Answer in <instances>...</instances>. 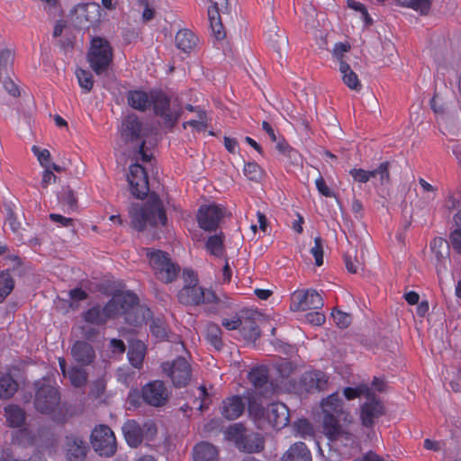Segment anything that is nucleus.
I'll use <instances>...</instances> for the list:
<instances>
[{"mask_svg":"<svg viewBox=\"0 0 461 461\" xmlns=\"http://www.w3.org/2000/svg\"><path fill=\"white\" fill-rule=\"evenodd\" d=\"M185 285L178 293V301L185 305H199L201 303L212 304L209 308L211 312H218L224 302L218 297L214 292L204 290L198 285V280L192 270L183 272Z\"/></svg>","mask_w":461,"mask_h":461,"instance_id":"nucleus-1","label":"nucleus"},{"mask_svg":"<svg viewBox=\"0 0 461 461\" xmlns=\"http://www.w3.org/2000/svg\"><path fill=\"white\" fill-rule=\"evenodd\" d=\"M131 225L137 230H144L148 226H164L167 215L158 196H150L146 203H135L129 208Z\"/></svg>","mask_w":461,"mask_h":461,"instance_id":"nucleus-2","label":"nucleus"},{"mask_svg":"<svg viewBox=\"0 0 461 461\" xmlns=\"http://www.w3.org/2000/svg\"><path fill=\"white\" fill-rule=\"evenodd\" d=\"M106 311L113 316L125 315L126 322L138 325L145 318L143 309L139 306L137 295L131 292L114 294L106 303Z\"/></svg>","mask_w":461,"mask_h":461,"instance_id":"nucleus-3","label":"nucleus"},{"mask_svg":"<svg viewBox=\"0 0 461 461\" xmlns=\"http://www.w3.org/2000/svg\"><path fill=\"white\" fill-rule=\"evenodd\" d=\"M146 255L158 279L167 284L176 279L180 272V267L171 260L167 253L147 249Z\"/></svg>","mask_w":461,"mask_h":461,"instance_id":"nucleus-4","label":"nucleus"},{"mask_svg":"<svg viewBox=\"0 0 461 461\" xmlns=\"http://www.w3.org/2000/svg\"><path fill=\"white\" fill-rule=\"evenodd\" d=\"M152 104L153 111L159 116L166 127L173 128L182 113V104L178 97L169 98L162 92H157Z\"/></svg>","mask_w":461,"mask_h":461,"instance_id":"nucleus-5","label":"nucleus"},{"mask_svg":"<svg viewBox=\"0 0 461 461\" xmlns=\"http://www.w3.org/2000/svg\"><path fill=\"white\" fill-rule=\"evenodd\" d=\"M87 59L95 74L105 73L113 60L112 48L109 42L102 38L93 39Z\"/></svg>","mask_w":461,"mask_h":461,"instance_id":"nucleus-6","label":"nucleus"},{"mask_svg":"<svg viewBox=\"0 0 461 461\" xmlns=\"http://www.w3.org/2000/svg\"><path fill=\"white\" fill-rule=\"evenodd\" d=\"M127 444L131 447H137L143 439L151 440L157 434V427L151 420L143 424L134 420H128L122 428Z\"/></svg>","mask_w":461,"mask_h":461,"instance_id":"nucleus-7","label":"nucleus"},{"mask_svg":"<svg viewBox=\"0 0 461 461\" xmlns=\"http://www.w3.org/2000/svg\"><path fill=\"white\" fill-rule=\"evenodd\" d=\"M34 407L41 413L50 414L57 410L60 403L59 390L43 382L35 384Z\"/></svg>","mask_w":461,"mask_h":461,"instance_id":"nucleus-8","label":"nucleus"},{"mask_svg":"<svg viewBox=\"0 0 461 461\" xmlns=\"http://www.w3.org/2000/svg\"><path fill=\"white\" fill-rule=\"evenodd\" d=\"M91 444L100 456H111L116 450V440L113 430L106 425L95 427L91 434Z\"/></svg>","mask_w":461,"mask_h":461,"instance_id":"nucleus-9","label":"nucleus"},{"mask_svg":"<svg viewBox=\"0 0 461 461\" xmlns=\"http://www.w3.org/2000/svg\"><path fill=\"white\" fill-rule=\"evenodd\" d=\"M161 367L176 387L185 386L191 379L190 365L183 357H179L172 362H165Z\"/></svg>","mask_w":461,"mask_h":461,"instance_id":"nucleus-10","label":"nucleus"},{"mask_svg":"<svg viewBox=\"0 0 461 461\" xmlns=\"http://www.w3.org/2000/svg\"><path fill=\"white\" fill-rule=\"evenodd\" d=\"M323 306V299L315 290H300L292 294L291 309L294 311L318 310Z\"/></svg>","mask_w":461,"mask_h":461,"instance_id":"nucleus-11","label":"nucleus"},{"mask_svg":"<svg viewBox=\"0 0 461 461\" xmlns=\"http://www.w3.org/2000/svg\"><path fill=\"white\" fill-rule=\"evenodd\" d=\"M223 216L222 207L216 204H203L198 210L197 221L203 230L211 231L218 228Z\"/></svg>","mask_w":461,"mask_h":461,"instance_id":"nucleus-12","label":"nucleus"},{"mask_svg":"<svg viewBox=\"0 0 461 461\" xmlns=\"http://www.w3.org/2000/svg\"><path fill=\"white\" fill-rule=\"evenodd\" d=\"M131 193L137 198H143L147 195L149 188L148 175L142 166L133 164L130 167V172L127 176Z\"/></svg>","mask_w":461,"mask_h":461,"instance_id":"nucleus-13","label":"nucleus"},{"mask_svg":"<svg viewBox=\"0 0 461 461\" xmlns=\"http://www.w3.org/2000/svg\"><path fill=\"white\" fill-rule=\"evenodd\" d=\"M141 395L147 404L159 407L167 402L168 391L163 382L157 380L144 385Z\"/></svg>","mask_w":461,"mask_h":461,"instance_id":"nucleus-14","label":"nucleus"},{"mask_svg":"<svg viewBox=\"0 0 461 461\" xmlns=\"http://www.w3.org/2000/svg\"><path fill=\"white\" fill-rule=\"evenodd\" d=\"M249 380L252 384L255 393L262 397H269L274 392V386L268 380L267 369L265 366L252 368L249 373Z\"/></svg>","mask_w":461,"mask_h":461,"instance_id":"nucleus-15","label":"nucleus"},{"mask_svg":"<svg viewBox=\"0 0 461 461\" xmlns=\"http://www.w3.org/2000/svg\"><path fill=\"white\" fill-rule=\"evenodd\" d=\"M266 418L271 426L281 429L288 425L290 414L287 406L282 402H273L267 406L265 412Z\"/></svg>","mask_w":461,"mask_h":461,"instance_id":"nucleus-16","label":"nucleus"},{"mask_svg":"<svg viewBox=\"0 0 461 461\" xmlns=\"http://www.w3.org/2000/svg\"><path fill=\"white\" fill-rule=\"evenodd\" d=\"M300 387L307 393L323 391L328 385V376L325 373L313 370L305 372L300 378Z\"/></svg>","mask_w":461,"mask_h":461,"instance_id":"nucleus-17","label":"nucleus"},{"mask_svg":"<svg viewBox=\"0 0 461 461\" xmlns=\"http://www.w3.org/2000/svg\"><path fill=\"white\" fill-rule=\"evenodd\" d=\"M88 445L86 441L77 435H70L65 439L66 456L68 461H82L86 456Z\"/></svg>","mask_w":461,"mask_h":461,"instance_id":"nucleus-18","label":"nucleus"},{"mask_svg":"<svg viewBox=\"0 0 461 461\" xmlns=\"http://www.w3.org/2000/svg\"><path fill=\"white\" fill-rule=\"evenodd\" d=\"M146 135V129L135 114L125 117L122 125V136L127 141L141 140Z\"/></svg>","mask_w":461,"mask_h":461,"instance_id":"nucleus-19","label":"nucleus"},{"mask_svg":"<svg viewBox=\"0 0 461 461\" xmlns=\"http://www.w3.org/2000/svg\"><path fill=\"white\" fill-rule=\"evenodd\" d=\"M158 91L131 90L127 93L128 104L138 111L145 112L152 107Z\"/></svg>","mask_w":461,"mask_h":461,"instance_id":"nucleus-20","label":"nucleus"},{"mask_svg":"<svg viewBox=\"0 0 461 461\" xmlns=\"http://www.w3.org/2000/svg\"><path fill=\"white\" fill-rule=\"evenodd\" d=\"M71 355L76 362L82 366H88L95 358L93 346L85 340H77L71 347Z\"/></svg>","mask_w":461,"mask_h":461,"instance_id":"nucleus-21","label":"nucleus"},{"mask_svg":"<svg viewBox=\"0 0 461 461\" xmlns=\"http://www.w3.org/2000/svg\"><path fill=\"white\" fill-rule=\"evenodd\" d=\"M267 37L270 47L282 58L288 47V38L285 32L281 31L275 23H272L267 32Z\"/></svg>","mask_w":461,"mask_h":461,"instance_id":"nucleus-22","label":"nucleus"},{"mask_svg":"<svg viewBox=\"0 0 461 461\" xmlns=\"http://www.w3.org/2000/svg\"><path fill=\"white\" fill-rule=\"evenodd\" d=\"M245 410V403L240 396L234 395L225 399L221 403V414L227 420L239 418Z\"/></svg>","mask_w":461,"mask_h":461,"instance_id":"nucleus-23","label":"nucleus"},{"mask_svg":"<svg viewBox=\"0 0 461 461\" xmlns=\"http://www.w3.org/2000/svg\"><path fill=\"white\" fill-rule=\"evenodd\" d=\"M367 400L362 406L361 420L364 426L370 427L373 425L375 419L382 415L383 406L374 397L373 393L371 398Z\"/></svg>","mask_w":461,"mask_h":461,"instance_id":"nucleus-24","label":"nucleus"},{"mask_svg":"<svg viewBox=\"0 0 461 461\" xmlns=\"http://www.w3.org/2000/svg\"><path fill=\"white\" fill-rule=\"evenodd\" d=\"M283 461H312V455L303 442L293 444L284 454Z\"/></svg>","mask_w":461,"mask_h":461,"instance_id":"nucleus-25","label":"nucleus"},{"mask_svg":"<svg viewBox=\"0 0 461 461\" xmlns=\"http://www.w3.org/2000/svg\"><path fill=\"white\" fill-rule=\"evenodd\" d=\"M112 313L106 311V305L104 308L94 306L83 313L84 321L91 325L99 326L104 324Z\"/></svg>","mask_w":461,"mask_h":461,"instance_id":"nucleus-26","label":"nucleus"},{"mask_svg":"<svg viewBox=\"0 0 461 461\" xmlns=\"http://www.w3.org/2000/svg\"><path fill=\"white\" fill-rule=\"evenodd\" d=\"M322 414L344 415L343 400L339 393H333L321 403Z\"/></svg>","mask_w":461,"mask_h":461,"instance_id":"nucleus-27","label":"nucleus"},{"mask_svg":"<svg viewBox=\"0 0 461 461\" xmlns=\"http://www.w3.org/2000/svg\"><path fill=\"white\" fill-rule=\"evenodd\" d=\"M146 355V345L140 340H132L129 346L128 359L132 366L140 369Z\"/></svg>","mask_w":461,"mask_h":461,"instance_id":"nucleus-28","label":"nucleus"},{"mask_svg":"<svg viewBox=\"0 0 461 461\" xmlns=\"http://www.w3.org/2000/svg\"><path fill=\"white\" fill-rule=\"evenodd\" d=\"M342 415L323 414V433L330 439H337L343 433V429L339 423V418Z\"/></svg>","mask_w":461,"mask_h":461,"instance_id":"nucleus-29","label":"nucleus"},{"mask_svg":"<svg viewBox=\"0 0 461 461\" xmlns=\"http://www.w3.org/2000/svg\"><path fill=\"white\" fill-rule=\"evenodd\" d=\"M193 456L194 461H217L218 452L212 444L201 442L194 447Z\"/></svg>","mask_w":461,"mask_h":461,"instance_id":"nucleus-30","label":"nucleus"},{"mask_svg":"<svg viewBox=\"0 0 461 461\" xmlns=\"http://www.w3.org/2000/svg\"><path fill=\"white\" fill-rule=\"evenodd\" d=\"M6 423L11 428L23 426L26 420L25 411L17 405H8L5 408Z\"/></svg>","mask_w":461,"mask_h":461,"instance_id":"nucleus-31","label":"nucleus"},{"mask_svg":"<svg viewBox=\"0 0 461 461\" xmlns=\"http://www.w3.org/2000/svg\"><path fill=\"white\" fill-rule=\"evenodd\" d=\"M197 39L189 30H180L176 35V45L184 52L191 51L196 45Z\"/></svg>","mask_w":461,"mask_h":461,"instance_id":"nucleus-32","label":"nucleus"},{"mask_svg":"<svg viewBox=\"0 0 461 461\" xmlns=\"http://www.w3.org/2000/svg\"><path fill=\"white\" fill-rule=\"evenodd\" d=\"M208 17L212 35L217 40H222L226 34L223 29V25L221 23L219 9L215 7H209Z\"/></svg>","mask_w":461,"mask_h":461,"instance_id":"nucleus-33","label":"nucleus"},{"mask_svg":"<svg viewBox=\"0 0 461 461\" xmlns=\"http://www.w3.org/2000/svg\"><path fill=\"white\" fill-rule=\"evenodd\" d=\"M339 72L342 74L344 84L352 90L358 91L361 88L360 81L357 74L351 69L346 62H341L339 67Z\"/></svg>","mask_w":461,"mask_h":461,"instance_id":"nucleus-34","label":"nucleus"},{"mask_svg":"<svg viewBox=\"0 0 461 461\" xmlns=\"http://www.w3.org/2000/svg\"><path fill=\"white\" fill-rule=\"evenodd\" d=\"M221 330L219 325L215 323H209L205 330V338L208 343H210L216 350H221L223 347V341L221 339Z\"/></svg>","mask_w":461,"mask_h":461,"instance_id":"nucleus-35","label":"nucleus"},{"mask_svg":"<svg viewBox=\"0 0 461 461\" xmlns=\"http://www.w3.org/2000/svg\"><path fill=\"white\" fill-rule=\"evenodd\" d=\"M149 330L151 336L156 341H164L169 339V333L167 326L164 321L160 319H155L149 325Z\"/></svg>","mask_w":461,"mask_h":461,"instance_id":"nucleus-36","label":"nucleus"},{"mask_svg":"<svg viewBox=\"0 0 461 461\" xmlns=\"http://www.w3.org/2000/svg\"><path fill=\"white\" fill-rule=\"evenodd\" d=\"M18 384L10 375H2L0 377V397L4 399L11 398L17 391Z\"/></svg>","mask_w":461,"mask_h":461,"instance_id":"nucleus-37","label":"nucleus"},{"mask_svg":"<svg viewBox=\"0 0 461 461\" xmlns=\"http://www.w3.org/2000/svg\"><path fill=\"white\" fill-rule=\"evenodd\" d=\"M240 331L244 339L249 341H255L260 336L258 325L249 318L243 319V324Z\"/></svg>","mask_w":461,"mask_h":461,"instance_id":"nucleus-38","label":"nucleus"},{"mask_svg":"<svg viewBox=\"0 0 461 461\" xmlns=\"http://www.w3.org/2000/svg\"><path fill=\"white\" fill-rule=\"evenodd\" d=\"M430 249L438 262H441L448 256V245L442 238H434L430 242Z\"/></svg>","mask_w":461,"mask_h":461,"instance_id":"nucleus-39","label":"nucleus"},{"mask_svg":"<svg viewBox=\"0 0 461 461\" xmlns=\"http://www.w3.org/2000/svg\"><path fill=\"white\" fill-rule=\"evenodd\" d=\"M34 439V435L27 429L16 430L12 434L13 444L24 447L33 445Z\"/></svg>","mask_w":461,"mask_h":461,"instance_id":"nucleus-40","label":"nucleus"},{"mask_svg":"<svg viewBox=\"0 0 461 461\" xmlns=\"http://www.w3.org/2000/svg\"><path fill=\"white\" fill-rule=\"evenodd\" d=\"M59 202L63 207H67L68 211H74L77 207V200L73 190L69 186L62 187L61 192L58 195Z\"/></svg>","mask_w":461,"mask_h":461,"instance_id":"nucleus-41","label":"nucleus"},{"mask_svg":"<svg viewBox=\"0 0 461 461\" xmlns=\"http://www.w3.org/2000/svg\"><path fill=\"white\" fill-rule=\"evenodd\" d=\"M71 384L75 387H82L86 384L87 374L85 369L73 366L67 374Z\"/></svg>","mask_w":461,"mask_h":461,"instance_id":"nucleus-42","label":"nucleus"},{"mask_svg":"<svg viewBox=\"0 0 461 461\" xmlns=\"http://www.w3.org/2000/svg\"><path fill=\"white\" fill-rule=\"evenodd\" d=\"M206 249L212 255L221 257L223 253V235L221 233L209 237Z\"/></svg>","mask_w":461,"mask_h":461,"instance_id":"nucleus-43","label":"nucleus"},{"mask_svg":"<svg viewBox=\"0 0 461 461\" xmlns=\"http://www.w3.org/2000/svg\"><path fill=\"white\" fill-rule=\"evenodd\" d=\"M293 427L295 436L306 438L308 437L312 438L314 434L312 425L306 419H300L296 420Z\"/></svg>","mask_w":461,"mask_h":461,"instance_id":"nucleus-44","label":"nucleus"},{"mask_svg":"<svg viewBox=\"0 0 461 461\" xmlns=\"http://www.w3.org/2000/svg\"><path fill=\"white\" fill-rule=\"evenodd\" d=\"M14 286V282L8 273L2 272L0 274V303L11 294Z\"/></svg>","mask_w":461,"mask_h":461,"instance_id":"nucleus-45","label":"nucleus"},{"mask_svg":"<svg viewBox=\"0 0 461 461\" xmlns=\"http://www.w3.org/2000/svg\"><path fill=\"white\" fill-rule=\"evenodd\" d=\"M344 396L348 400H352L361 395L366 397V399H370L372 395V391L367 385H359L358 387H346L343 391Z\"/></svg>","mask_w":461,"mask_h":461,"instance_id":"nucleus-46","label":"nucleus"},{"mask_svg":"<svg viewBox=\"0 0 461 461\" xmlns=\"http://www.w3.org/2000/svg\"><path fill=\"white\" fill-rule=\"evenodd\" d=\"M389 167L390 163L388 161L381 163L375 169L370 170L372 178L378 176L381 185H387L390 182Z\"/></svg>","mask_w":461,"mask_h":461,"instance_id":"nucleus-47","label":"nucleus"},{"mask_svg":"<svg viewBox=\"0 0 461 461\" xmlns=\"http://www.w3.org/2000/svg\"><path fill=\"white\" fill-rule=\"evenodd\" d=\"M76 75L80 87L83 88L86 92H90L94 85L91 72L79 68L77 70Z\"/></svg>","mask_w":461,"mask_h":461,"instance_id":"nucleus-48","label":"nucleus"},{"mask_svg":"<svg viewBox=\"0 0 461 461\" xmlns=\"http://www.w3.org/2000/svg\"><path fill=\"white\" fill-rule=\"evenodd\" d=\"M401 5L412 8L426 14L430 9V2L429 0H401Z\"/></svg>","mask_w":461,"mask_h":461,"instance_id":"nucleus-49","label":"nucleus"},{"mask_svg":"<svg viewBox=\"0 0 461 461\" xmlns=\"http://www.w3.org/2000/svg\"><path fill=\"white\" fill-rule=\"evenodd\" d=\"M198 394L195 396L194 405L200 411H203L208 408L209 405V394L206 391L205 386L201 385L197 388Z\"/></svg>","mask_w":461,"mask_h":461,"instance_id":"nucleus-50","label":"nucleus"},{"mask_svg":"<svg viewBox=\"0 0 461 461\" xmlns=\"http://www.w3.org/2000/svg\"><path fill=\"white\" fill-rule=\"evenodd\" d=\"M244 175L251 181H259L262 176L260 167L255 162H248L244 166Z\"/></svg>","mask_w":461,"mask_h":461,"instance_id":"nucleus-51","label":"nucleus"},{"mask_svg":"<svg viewBox=\"0 0 461 461\" xmlns=\"http://www.w3.org/2000/svg\"><path fill=\"white\" fill-rule=\"evenodd\" d=\"M311 254L315 259L316 266L320 267L323 264V244L321 237L314 239V246L311 249Z\"/></svg>","mask_w":461,"mask_h":461,"instance_id":"nucleus-52","label":"nucleus"},{"mask_svg":"<svg viewBox=\"0 0 461 461\" xmlns=\"http://www.w3.org/2000/svg\"><path fill=\"white\" fill-rule=\"evenodd\" d=\"M187 126H191L198 131H205V129H206L205 113L203 111L199 110L197 120H190V121L185 122L183 123L184 129H186Z\"/></svg>","mask_w":461,"mask_h":461,"instance_id":"nucleus-53","label":"nucleus"},{"mask_svg":"<svg viewBox=\"0 0 461 461\" xmlns=\"http://www.w3.org/2000/svg\"><path fill=\"white\" fill-rule=\"evenodd\" d=\"M349 175L355 182L361 184L367 183L372 178V173L370 170H365L362 168H352L349 171Z\"/></svg>","mask_w":461,"mask_h":461,"instance_id":"nucleus-54","label":"nucleus"},{"mask_svg":"<svg viewBox=\"0 0 461 461\" xmlns=\"http://www.w3.org/2000/svg\"><path fill=\"white\" fill-rule=\"evenodd\" d=\"M331 315L335 323L341 329L347 328L351 323L352 318L348 313L334 310Z\"/></svg>","mask_w":461,"mask_h":461,"instance_id":"nucleus-55","label":"nucleus"},{"mask_svg":"<svg viewBox=\"0 0 461 461\" xmlns=\"http://www.w3.org/2000/svg\"><path fill=\"white\" fill-rule=\"evenodd\" d=\"M81 332V336L88 340L95 341L99 336V330L95 327H93L91 324H84L78 327Z\"/></svg>","mask_w":461,"mask_h":461,"instance_id":"nucleus-56","label":"nucleus"},{"mask_svg":"<svg viewBox=\"0 0 461 461\" xmlns=\"http://www.w3.org/2000/svg\"><path fill=\"white\" fill-rule=\"evenodd\" d=\"M243 324V319H240L238 315L232 316L231 318H224L221 321V325L228 330H234L241 329Z\"/></svg>","mask_w":461,"mask_h":461,"instance_id":"nucleus-57","label":"nucleus"},{"mask_svg":"<svg viewBox=\"0 0 461 461\" xmlns=\"http://www.w3.org/2000/svg\"><path fill=\"white\" fill-rule=\"evenodd\" d=\"M5 226H8L14 233H18L20 230L21 224L16 221L14 213L10 206L6 208V221Z\"/></svg>","mask_w":461,"mask_h":461,"instance_id":"nucleus-58","label":"nucleus"},{"mask_svg":"<svg viewBox=\"0 0 461 461\" xmlns=\"http://www.w3.org/2000/svg\"><path fill=\"white\" fill-rule=\"evenodd\" d=\"M349 49H350V46L348 43L339 42V43L335 44V46L333 48L332 55L337 59V61L339 63V65H341V62H345L343 59V57H344V54L349 50Z\"/></svg>","mask_w":461,"mask_h":461,"instance_id":"nucleus-59","label":"nucleus"},{"mask_svg":"<svg viewBox=\"0 0 461 461\" xmlns=\"http://www.w3.org/2000/svg\"><path fill=\"white\" fill-rule=\"evenodd\" d=\"M256 443L254 444V441L250 438V437H245L244 441L245 443L241 447L242 449L246 452H259L263 449V443L258 438H255Z\"/></svg>","mask_w":461,"mask_h":461,"instance_id":"nucleus-60","label":"nucleus"},{"mask_svg":"<svg viewBox=\"0 0 461 461\" xmlns=\"http://www.w3.org/2000/svg\"><path fill=\"white\" fill-rule=\"evenodd\" d=\"M32 150L34 153V155L37 157L40 164L42 167H48L49 160H50V151L48 149H41L37 146H33L32 148Z\"/></svg>","mask_w":461,"mask_h":461,"instance_id":"nucleus-61","label":"nucleus"},{"mask_svg":"<svg viewBox=\"0 0 461 461\" xmlns=\"http://www.w3.org/2000/svg\"><path fill=\"white\" fill-rule=\"evenodd\" d=\"M14 53L8 49H3L0 50V69H5L11 66L14 62Z\"/></svg>","mask_w":461,"mask_h":461,"instance_id":"nucleus-62","label":"nucleus"},{"mask_svg":"<svg viewBox=\"0 0 461 461\" xmlns=\"http://www.w3.org/2000/svg\"><path fill=\"white\" fill-rule=\"evenodd\" d=\"M348 6L355 11L359 12L366 23H368L371 20L366 6L362 3L355 0H348Z\"/></svg>","mask_w":461,"mask_h":461,"instance_id":"nucleus-63","label":"nucleus"},{"mask_svg":"<svg viewBox=\"0 0 461 461\" xmlns=\"http://www.w3.org/2000/svg\"><path fill=\"white\" fill-rule=\"evenodd\" d=\"M452 248L458 254H461V231L460 229H455L449 237Z\"/></svg>","mask_w":461,"mask_h":461,"instance_id":"nucleus-64","label":"nucleus"}]
</instances>
